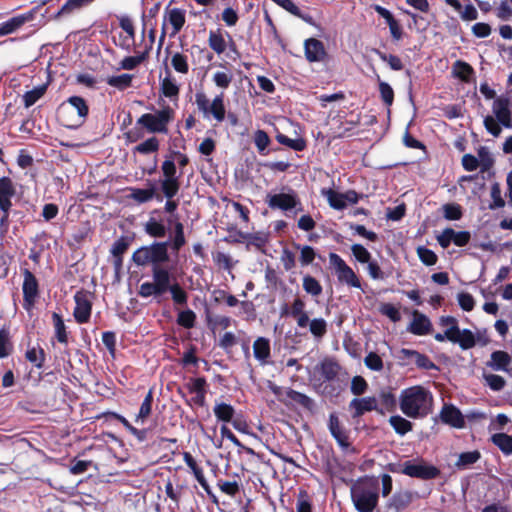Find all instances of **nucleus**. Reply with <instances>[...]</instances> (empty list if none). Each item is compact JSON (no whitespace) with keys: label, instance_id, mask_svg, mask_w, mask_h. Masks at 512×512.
<instances>
[{"label":"nucleus","instance_id":"nucleus-26","mask_svg":"<svg viewBox=\"0 0 512 512\" xmlns=\"http://www.w3.org/2000/svg\"><path fill=\"white\" fill-rule=\"evenodd\" d=\"M67 106H63V110H69L77 112L78 122L82 123L88 114V106L85 100L79 96H72L67 100Z\"/></svg>","mask_w":512,"mask_h":512},{"label":"nucleus","instance_id":"nucleus-10","mask_svg":"<svg viewBox=\"0 0 512 512\" xmlns=\"http://www.w3.org/2000/svg\"><path fill=\"white\" fill-rule=\"evenodd\" d=\"M436 239L442 248H448L451 243L462 247L469 243L471 234L468 231H455L452 228H446L437 235Z\"/></svg>","mask_w":512,"mask_h":512},{"label":"nucleus","instance_id":"nucleus-5","mask_svg":"<svg viewBox=\"0 0 512 512\" xmlns=\"http://www.w3.org/2000/svg\"><path fill=\"white\" fill-rule=\"evenodd\" d=\"M265 202L271 209L285 212L291 210H295V212L302 211L300 199L296 192L290 188H283L279 193L267 194Z\"/></svg>","mask_w":512,"mask_h":512},{"label":"nucleus","instance_id":"nucleus-32","mask_svg":"<svg viewBox=\"0 0 512 512\" xmlns=\"http://www.w3.org/2000/svg\"><path fill=\"white\" fill-rule=\"evenodd\" d=\"M27 21L25 16H16L9 19L6 22L0 24V36H5L14 33L19 27H21Z\"/></svg>","mask_w":512,"mask_h":512},{"label":"nucleus","instance_id":"nucleus-13","mask_svg":"<svg viewBox=\"0 0 512 512\" xmlns=\"http://www.w3.org/2000/svg\"><path fill=\"white\" fill-rule=\"evenodd\" d=\"M328 428L331 435L335 438L338 445L344 450L350 449V442L348 432L340 424L339 418L336 414H331L329 417Z\"/></svg>","mask_w":512,"mask_h":512},{"label":"nucleus","instance_id":"nucleus-39","mask_svg":"<svg viewBox=\"0 0 512 512\" xmlns=\"http://www.w3.org/2000/svg\"><path fill=\"white\" fill-rule=\"evenodd\" d=\"M47 86L46 85H40L35 88H33L30 91H27L23 95V102L24 106L26 108L34 105L46 92Z\"/></svg>","mask_w":512,"mask_h":512},{"label":"nucleus","instance_id":"nucleus-62","mask_svg":"<svg viewBox=\"0 0 512 512\" xmlns=\"http://www.w3.org/2000/svg\"><path fill=\"white\" fill-rule=\"evenodd\" d=\"M381 314L388 317L393 322H398L401 319L399 309L390 303H384L380 306Z\"/></svg>","mask_w":512,"mask_h":512},{"label":"nucleus","instance_id":"nucleus-21","mask_svg":"<svg viewBox=\"0 0 512 512\" xmlns=\"http://www.w3.org/2000/svg\"><path fill=\"white\" fill-rule=\"evenodd\" d=\"M153 282L162 294L167 292L173 284H171V275L167 269L161 267H153Z\"/></svg>","mask_w":512,"mask_h":512},{"label":"nucleus","instance_id":"nucleus-51","mask_svg":"<svg viewBox=\"0 0 512 512\" xmlns=\"http://www.w3.org/2000/svg\"><path fill=\"white\" fill-rule=\"evenodd\" d=\"M365 366L372 371H381L383 369L382 358L375 352H369L364 358Z\"/></svg>","mask_w":512,"mask_h":512},{"label":"nucleus","instance_id":"nucleus-22","mask_svg":"<svg viewBox=\"0 0 512 512\" xmlns=\"http://www.w3.org/2000/svg\"><path fill=\"white\" fill-rule=\"evenodd\" d=\"M453 343H457L461 349L468 350L476 345L475 334L469 329H458L452 338Z\"/></svg>","mask_w":512,"mask_h":512},{"label":"nucleus","instance_id":"nucleus-43","mask_svg":"<svg viewBox=\"0 0 512 512\" xmlns=\"http://www.w3.org/2000/svg\"><path fill=\"white\" fill-rule=\"evenodd\" d=\"M208 42L211 49L217 54H222L226 50V41L219 32L210 31Z\"/></svg>","mask_w":512,"mask_h":512},{"label":"nucleus","instance_id":"nucleus-48","mask_svg":"<svg viewBox=\"0 0 512 512\" xmlns=\"http://www.w3.org/2000/svg\"><path fill=\"white\" fill-rule=\"evenodd\" d=\"M311 334L317 338H322L327 332V322L323 318H314L309 323Z\"/></svg>","mask_w":512,"mask_h":512},{"label":"nucleus","instance_id":"nucleus-2","mask_svg":"<svg viewBox=\"0 0 512 512\" xmlns=\"http://www.w3.org/2000/svg\"><path fill=\"white\" fill-rule=\"evenodd\" d=\"M398 401L401 412L411 419H423L433 411V394L421 385L403 389Z\"/></svg>","mask_w":512,"mask_h":512},{"label":"nucleus","instance_id":"nucleus-42","mask_svg":"<svg viewBox=\"0 0 512 512\" xmlns=\"http://www.w3.org/2000/svg\"><path fill=\"white\" fill-rule=\"evenodd\" d=\"M161 190L167 199H172L180 189L179 179H161Z\"/></svg>","mask_w":512,"mask_h":512},{"label":"nucleus","instance_id":"nucleus-25","mask_svg":"<svg viewBox=\"0 0 512 512\" xmlns=\"http://www.w3.org/2000/svg\"><path fill=\"white\" fill-rule=\"evenodd\" d=\"M233 72L226 65H220V69L212 75L213 83L223 90L227 89L233 81Z\"/></svg>","mask_w":512,"mask_h":512},{"label":"nucleus","instance_id":"nucleus-9","mask_svg":"<svg viewBox=\"0 0 512 512\" xmlns=\"http://www.w3.org/2000/svg\"><path fill=\"white\" fill-rule=\"evenodd\" d=\"M321 194L335 210H343L349 204H356L359 200V195L353 190L340 193L333 189H323Z\"/></svg>","mask_w":512,"mask_h":512},{"label":"nucleus","instance_id":"nucleus-7","mask_svg":"<svg viewBox=\"0 0 512 512\" xmlns=\"http://www.w3.org/2000/svg\"><path fill=\"white\" fill-rule=\"evenodd\" d=\"M186 22L185 11L180 8H166L163 14L162 32L159 40V49L164 38L168 35L174 38L183 28Z\"/></svg>","mask_w":512,"mask_h":512},{"label":"nucleus","instance_id":"nucleus-64","mask_svg":"<svg viewBox=\"0 0 512 512\" xmlns=\"http://www.w3.org/2000/svg\"><path fill=\"white\" fill-rule=\"evenodd\" d=\"M499 124V121L494 116L488 115L484 118L486 130L494 137H498L501 134L502 129Z\"/></svg>","mask_w":512,"mask_h":512},{"label":"nucleus","instance_id":"nucleus-30","mask_svg":"<svg viewBox=\"0 0 512 512\" xmlns=\"http://www.w3.org/2000/svg\"><path fill=\"white\" fill-rule=\"evenodd\" d=\"M389 423L395 430V432L401 436L410 432L413 428V424L406 418L400 415H394L389 418Z\"/></svg>","mask_w":512,"mask_h":512},{"label":"nucleus","instance_id":"nucleus-18","mask_svg":"<svg viewBox=\"0 0 512 512\" xmlns=\"http://www.w3.org/2000/svg\"><path fill=\"white\" fill-rule=\"evenodd\" d=\"M350 408L354 409L353 417H359L365 412L378 410L377 400L374 397L354 398L350 402Z\"/></svg>","mask_w":512,"mask_h":512},{"label":"nucleus","instance_id":"nucleus-3","mask_svg":"<svg viewBox=\"0 0 512 512\" xmlns=\"http://www.w3.org/2000/svg\"><path fill=\"white\" fill-rule=\"evenodd\" d=\"M378 482L364 478L356 481L350 489L352 502L358 512H373L379 498Z\"/></svg>","mask_w":512,"mask_h":512},{"label":"nucleus","instance_id":"nucleus-57","mask_svg":"<svg viewBox=\"0 0 512 512\" xmlns=\"http://www.w3.org/2000/svg\"><path fill=\"white\" fill-rule=\"evenodd\" d=\"M379 92L382 101L387 106H391L394 100V91L392 87L387 82L379 81Z\"/></svg>","mask_w":512,"mask_h":512},{"label":"nucleus","instance_id":"nucleus-55","mask_svg":"<svg viewBox=\"0 0 512 512\" xmlns=\"http://www.w3.org/2000/svg\"><path fill=\"white\" fill-rule=\"evenodd\" d=\"M254 143H255V146L257 147L259 153L265 154L266 149L270 144V138L265 131L258 130V131H256L255 136H254Z\"/></svg>","mask_w":512,"mask_h":512},{"label":"nucleus","instance_id":"nucleus-28","mask_svg":"<svg viewBox=\"0 0 512 512\" xmlns=\"http://www.w3.org/2000/svg\"><path fill=\"white\" fill-rule=\"evenodd\" d=\"M491 441L505 455H512V436L506 433H497L492 435Z\"/></svg>","mask_w":512,"mask_h":512},{"label":"nucleus","instance_id":"nucleus-14","mask_svg":"<svg viewBox=\"0 0 512 512\" xmlns=\"http://www.w3.org/2000/svg\"><path fill=\"white\" fill-rule=\"evenodd\" d=\"M305 57L309 62H321L326 56L323 43L315 38H309L304 42Z\"/></svg>","mask_w":512,"mask_h":512},{"label":"nucleus","instance_id":"nucleus-56","mask_svg":"<svg viewBox=\"0 0 512 512\" xmlns=\"http://www.w3.org/2000/svg\"><path fill=\"white\" fill-rule=\"evenodd\" d=\"M296 247L300 249V262L303 266L309 265L314 261L316 253L313 247L308 245H296Z\"/></svg>","mask_w":512,"mask_h":512},{"label":"nucleus","instance_id":"nucleus-24","mask_svg":"<svg viewBox=\"0 0 512 512\" xmlns=\"http://www.w3.org/2000/svg\"><path fill=\"white\" fill-rule=\"evenodd\" d=\"M160 90L165 97L170 99L177 98L179 95V85L169 70L166 71V76L161 79Z\"/></svg>","mask_w":512,"mask_h":512},{"label":"nucleus","instance_id":"nucleus-45","mask_svg":"<svg viewBox=\"0 0 512 512\" xmlns=\"http://www.w3.org/2000/svg\"><path fill=\"white\" fill-rule=\"evenodd\" d=\"M52 319L57 340L60 343H67L68 336L66 332V326L64 324L62 317L58 313H53Z\"/></svg>","mask_w":512,"mask_h":512},{"label":"nucleus","instance_id":"nucleus-8","mask_svg":"<svg viewBox=\"0 0 512 512\" xmlns=\"http://www.w3.org/2000/svg\"><path fill=\"white\" fill-rule=\"evenodd\" d=\"M400 472L415 478L424 480L433 479L438 476L439 470L423 461H406L401 465Z\"/></svg>","mask_w":512,"mask_h":512},{"label":"nucleus","instance_id":"nucleus-63","mask_svg":"<svg viewBox=\"0 0 512 512\" xmlns=\"http://www.w3.org/2000/svg\"><path fill=\"white\" fill-rule=\"evenodd\" d=\"M484 379L487 385L494 391H500L505 386V380L503 377L496 374H485Z\"/></svg>","mask_w":512,"mask_h":512},{"label":"nucleus","instance_id":"nucleus-4","mask_svg":"<svg viewBox=\"0 0 512 512\" xmlns=\"http://www.w3.org/2000/svg\"><path fill=\"white\" fill-rule=\"evenodd\" d=\"M175 111L165 106L153 113H145L137 119V125L145 128L149 133L167 134L169 124L174 120Z\"/></svg>","mask_w":512,"mask_h":512},{"label":"nucleus","instance_id":"nucleus-31","mask_svg":"<svg viewBox=\"0 0 512 512\" xmlns=\"http://www.w3.org/2000/svg\"><path fill=\"white\" fill-rule=\"evenodd\" d=\"M213 412L219 421L230 422L233 419L235 410L230 404L221 402L215 404Z\"/></svg>","mask_w":512,"mask_h":512},{"label":"nucleus","instance_id":"nucleus-23","mask_svg":"<svg viewBox=\"0 0 512 512\" xmlns=\"http://www.w3.org/2000/svg\"><path fill=\"white\" fill-rule=\"evenodd\" d=\"M511 361L512 359L507 352L498 350L491 354V358L487 363V366L495 371H508V366Z\"/></svg>","mask_w":512,"mask_h":512},{"label":"nucleus","instance_id":"nucleus-17","mask_svg":"<svg viewBox=\"0 0 512 512\" xmlns=\"http://www.w3.org/2000/svg\"><path fill=\"white\" fill-rule=\"evenodd\" d=\"M440 418L444 423L455 428H462L465 424L460 410L453 405L445 404L440 412Z\"/></svg>","mask_w":512,"mask_h":512},{"label":"nucleus","instance_id":"nucleus-44","mask_svg":"<svg viewBox=\"0 0 512 512\" xmlns=\"http://www.w3.org/2000/svg\"><path fill=\"white\" fill-rule=\"evenodd\" d=\"M130 197L138 203H146L153 199L155 195V189L150 187L148 189L131 188Z\"/></svg>","mask_w":512,"mask_h":512},{"label":"nucleus","instance_id":"nucleus-53","mask_svg":"<svg viewBox=\"0 0 512 512\" xmlns=\"http://www.w3.org/2000/svg\"><path fill=\"white\" fill-rule=\"evenodd\" d=\"M276 140L280 144L285 145L289 148H292L296 151H301L305 147V143L302 139H291V138L287 137L286 135L280 134V133L277 134Z\"/></svg>","mask_w":512,"mask_h":512},{"label":"nucleus","instance_id":"nucleus-1","mask_svg":"<svg viewBox=\"0 0 512 512\" xmlns=\"http://www.w3.org/2000/svg\"><path fill=\"white\" fill-rule=\"evenodd\" d=\"M168 223L174 224V236L171 242H154L149 246H143L137 249L132 256L135 264L139 266L153 264L154 267H160L161 264L169 260V245L173 252L177 253L186 243L183 224L178 220L173 221L172 217L168 220Z\"/></svg>","mask_w":512,"mask_h":512},{"label":"nucleus","instance_id":"nucleus-34","mask_svg":"<svg viewBox=\"0 0 512 512\" xmlns=\"http://www.w3.org/2000/svg\"><path fill=\"white\" fill-rule=\"evenodd\" d=\"M152 401H153V394L150 390L147 395L145 396L138 414L136 415L135 422L137 424H144L148 416L151 414L152 411Z\"/></svg>","mask_w":512,"mask_h":512},{"label":"nucleus","instance_id":"nucleus-41","mask_svg":"<svg viewBox=\"0 0 512 512\" xmlns=\"http://www.w3.org/2000/svg\"><path fill=\"white\" fill-rule=\"evenodd\" d=\"M480 456V453L476 450L461 453L455 463V466L459 469H466L476 463L480 459Z\"/></svg>","mask_w":512,"mask_h":512},{"label":"nucleus","instance_id":"nucleus-40","mask_svg":"<svg viewBox=\"0 0 512 512\" xmlns=\"http://www.w3.org/2000/svg\"><path fill=\"white\" fill-rule=\"evenodd\" d=\"M453 73L462 81L468 82L473 75V68L468 63L458 60L453 65Z\"/></svg>","mask_w":512,"mask_h":512},{"label":"nucleus","instance_id":"nucleus-37","mask_svg":"<svg viewBox=\"0 0 512 512\" xmlns=\"http://www.w3.org/2000/svg\"><path fill=\"white\" fill-rule=\"evenodd\" d=\"M147 55L148 50L135 56H127L120 61L119 68L123 70H133L146 60Z\"/></svg>","mask_w":512,"mask_h":512},{"label":"nucleus","instance_id":"nucleus-35","mask_svg":"<svg viewBox=\"0 0 512 512\" xmlns=\"http://www.w3.org/2000/svg\"><path fill=\"white\" fill-rule=\"evenodd\" d=\"M133 76L130 74H121L116 76H110L106 82L109 86L114 87L118 90H125L132 85Z\"/></svg>","mask_w":512,"mask_h":512},{"label":"nucleus","instance_id":"nucleus-16","mask_svg":"<svg viewBox=\"0 0 512 512\" xmlns=\"http://www.w3.org/2000/svg\"><path fill=\"white\" fill-rule=\"evenodd\" d=\"M492 110L494 117L499 121L501 125H503L506 128H512V117L508 100H495L493 103Z\"/></svg>","mask_w":512,"mask_h":512},{"label":"nucleus","instance_id":"nucleus-47","mask_svg":"<svg viewBox=\"0 0 512 512\" xmlns=\"http://www.w3.org/2000/svg\"><path fill=\"white\" fill-rule=\"evenodd\" d=\"M159 145V140L153 136L138 144L134 151L140 154H149L158 151Z\"/></svg>","mask_w":512,"mask_h":512},{"label":"nucleus","instance_id":"nucleus-59","mask_svg":"<svg viewBox=\"0 0 512 512\" xmlns=\"http://www.w3.org/2000/svg\"><path fill=\"white\" fill-rule=\"evenodd\" d=\"M351 251L355 259L360 263H368L371 259L370 252L361 244L352 245Z\"/></svg>","mask_w":512,"mask_h":512},{"label":"nucleus","instance_id":"nucleus-20","mask_svg":"<svg viewBox=\"0 0 512 512\" xmlns=\"http://www.w3.org/2000/svg\"><path fill=\"white\" fill-rule=\"evenodd\" d=\"M16 193L15 186L9 177L0 178V207L12 206V198Z\"/></svg>","mask_w":512,"mask_h":512},{"label":"nucleus","instance_id":"nucleus-60","mask_svg":"<svg viewBox=\"0 0 512 512\" xmlns=\"http://www.w3.org/2000/svg\"><path fill=\"white\" fill-rule=\"evenodd\" d=\"M26 358L29 362L33 363L36 367L41 368L44 362V352L42 349L32 347L27 350Z\"/></svg>","mask_w":512,"mask_h":512},{"label":"nucleus","instance_id":"nucleus-52","mask_svg":"<svg viewBox=\"0 0 512 512\" xmlns=\"http://www.w3.org/2000/svg\"><path fill=\"white\" fill-rule=\"evenodd\" d=\"M196 315L190 310H184L178 313L177 323L184 328H192L195 324Z\"/></svg>","mask_w":512,"mask_h":512},{"label":"nucleus","instance_id":"nucleus-33","mask_svg":"<svg viewBox=\"0 0 512 512\" xmlns=\"http://www.w3.org/2000/svg\"><path fill=\"white\" fill-rule=\"evenodd\" d=\"M287 400L285 402L286 405H290L293 403L300 404L301 406L310 409L313 405V400L305 394L297 392L295 390L290 389L286 393Z\"/></svg>","mask_w":512,"mask_h":512},{"label":"nucleus","instance_id":"nucleus-58","mask_svg":"<svg viewBox=\"0 0 512 512\" xmlns=\"http://www.w3.org/2000/svg\"><path fill=\"white\" fill-rule=\"evenodd\" d=\"M377 55L382 61L386 62L392 70L400 71L403 69V63L398 56L392 54L388 55L381 51H377Z\"/></svg>","mask_w":512,"mask_h":512},{"label":"nucleus","instance_id":"nucleus-49","mask_svg":"<svg viewBox=\"0 0 512 512\" xmlns=\"http://www.w3.org/2000/svg\"><path fill=\"white\" fill-rule=\"evenodd\" d=\"M417 255L421 262L426 266L435 265L437 262V255L425 246H419L417 248Z\"/></svg>","mask_w":512,"mask_h":512},{"label":"nucleus","instance_id":"nucleus-27","mask_svg":"<svg viewBox=\"0 0 512 512\" xmlns=\"http://www.w3.org/2000/svg\"><path fill=\"white\" fill-rule=\"evenodd\" d=\"M339 371V364L332 359H325L320 365V373L326 381L334 380Z\"/></svg>","mask_w":512,"mask_h":512},{"label":"nucleus","instance_id":"nucleus-38","mask_svg":"<svg viewBox=\"0 0 512 512\" xmlns=\"http://www.w3.org/2000/svg\"><path fill=\"white\" fill-rule=\"evenodd\" d=\"M303 289L307 294L313 297L321 295L323 289L320 282L311 275H305L303 277Z\"/></svg>","mask_w":512,"mask_h":512},{"label":"nucleus","instance_id":"nucleus-12","mask_svg":"<svg viewBox=\"0 0 512 512\" xmlns=\"http://www.w3.org/2000/svg\"><path fill=\"white\" fill-rule=\"evenodd\" d=\"M38 296V282L35 276L29 271H24L23 297L24 307L30 309Z\"/></svg>","mask_w":512,"mask_h":512},{"label":"nucleus","instance_id":"nucleus-11","mask_svg":"<svg viewBox=\"0 0 512 512\" xmlns=\"http://www.w3.org/2000/svg\"><path fill=\"white\" fill-rule=\"evenodd\" d=\"M74 299L76 304L73 313L75 320L80 324L88 322L92 309L91 295L85 291H78Z\"/></svg>","mask_w":512,"mask_h":512},{"label":"nucleus","instance_id":"nucleus-46","mask_svg":"<svg viewBox=\"0 0 512 512\" xmlns=\"http://www.w3.org/2000/svg\"><path fill=\"white\" fill-rule=\"evenodd\" d=\"M171 65L173 69L180 74H187L189 71L187 56L182 53L176 52L172 55Z\"/></svg>","mask_w":512,"mask_h":512},{"label":"nucleus","instance_id":"nucleus-15","mask_svg":"<svg viewBox=\"0 0 512 512\" xmlns=\"http://www.w3.org/2000/svg\"><path fill=\"white\" fill-rule=\"evenodd\" d=\"M431 330L432 323L429 318L418 311H414L412 314V321L408 327V331L414 335L422 336L429 334Z\"/></svg>","mask_w":512,"mask_h":512},{"label":"nucleus","instance_id":"nucleus-19","mask_svg":"<svg viewBox=\"0 0 512 512\" xmlns=\"http://www.w3.org/2000/svg\"><path fill=\"white\" fill-rule=\"evenodd\" d=\"M253 354L260 365L267 364L271 355L269 340L264 337H258L253 343Z\"/></svg>","mask_w":512,"mask_h":512},{"label":"nucleus","instance_id":"nucleus-29","mask_svg":"<svg viewBox=\"0 0 512 512\" xmlns=\"http://www.w3.org/2000/svg\"><path fill=\"white\" fill-rule=\"evenodd\" d=\"M145 232L151 237L162 238L166 235V226L155 218H150L144 226Z\"/></svg>","mask_w":512,"mask_h":512},{"label":"nucleus","instance_id":"nucleus-36","mask_svg":"<svg viewBox=\"0 0 512 512\" xmlns=\"http://www.w3.org/2000/svg\"><path fill=\"white\" fill-rule=\"evenodd\" d=\"M212 115L218 122H222L225 118V106L223 94L217 95L210 104L209 115Z\"/></svg>","mask_w":512,"mask_h":512},{"label":"nucleus","instance_id":"nucleus-54","mask_svg":"<svg viewBox=\"0 0 512 512\" xmlns=\"http://www.w3.org/2000/svg\"><path fill=\"white\" fill-rule=\"evenodd\" d=\"M168 291L171 293L172 299L176 304H187V293L178 283H174Z\"/></svg>","mask_w":512,"mask_h":512},{"label":"nucleus","instance_id":"nucleus-6","mask_svg":"<svg viewBox=\"0 0 512 512\" xmlns=\"http://www.w3.org/2000/svg\"><path fill=\"white\" fill-rule=\"evenodd\" d=\"M329 264L339 283L351 288L362 289L361 281L353 269L336 253H329Z\"/></svg>","mask_w":512,"mask_h":512},{"label":"nucleus","instance_id":"nucleus-61","mask_svg":"<svg viewBox=\"0 0 512 512\" xmlns=\"http://www.w3.org/2000/svg\"><path fill=\"white\" fill-rule=\"evenodd\" d=\"M139 295L143 298H148L151 296H161L162 293L157 288L155 283L152 281V282H144L140 285Z\"/></svg>","mask_w":512,"mask_h":512},{"label":"nucleus","instance_id":"nucleus-50","mask_svg":"<svg viewBox=\"0 0 512 512\" xmlns=\"http://www.w3.org/2000/svg\"><path fill=\"white\" fill-rule=\"evenodd\" d=\"M93 0H68L60 9V11L57 13V16L60 15H68L72 13L73 11L88 5Z\"/></svg>","mask_w":512,"mask_h":512}]
</instances>
